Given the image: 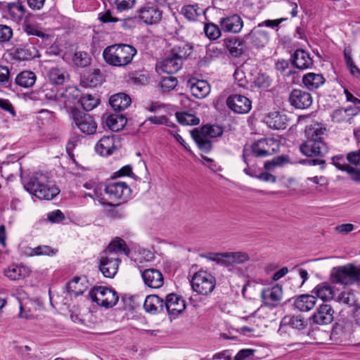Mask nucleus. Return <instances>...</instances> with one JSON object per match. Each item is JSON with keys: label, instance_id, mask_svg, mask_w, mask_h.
Masks as SVG:
<instances>
[{"label": "nucleus", "instance_id": "1", "mask_svg": "<svg viewBox=\"0 0 360 360\" xmlns=\"http://www.w3.org/2000/svg\"><path fill=\"white\" fill-rule=\"evenodd\" d=\"M123 252L126 255L129 254L124 240L117 238L112 240L103 251L100 259L99 269L106 278H113L117 272L120 259L116 256Z\"/></svg>", "mask_w": 360, "mask_h": 360}, {"label": "nucleus", "instance_id": "2", "mask_svg": "<svg viewBox=\"0 0 360 360\" xmlns=\"http://www.w3.org/2000/svg\"><path fill=\"white\" fill-rule=\"evenodd\" d=\"M24 187L39 200H52L60 192L58 188L49 181V176L41 172H36L30 176Z\"/></svg>", "mask_w": 360, "mask_h": 360}, {"label": "nucleus", "instance_id": "3", "mask_svg": "<svg viewBox=\"0 0 360 360\" xmlns=\"http://www.w3.org/2000/svg\"><path fill=\"white\" fill-rule=\"evenodd\" d=\"M136 53V49L131 45L115 44L108 46L103 50V57L109 65L122 68L131 63Z\"/></svg>", "mask_w": 360, "mask_h": 360}, {"label": "nucleus", "instance_id": "4", "mask_svg": "<svg viewBox=\"0 0 360 360\" xmlns=\"http://www.w3.org/2000/svg\"><path fill=\"white\" fill-rule=\"evenodd\" d=\"M91 300L98 305L105 308L115 306L119 300L117 293L105 286H95L89 292Z\"/></svg>", "mask_w": 360, "mask_h": 360}, {"label": "nucleus", "instance_id": "5", "mask_svg": "<svg viewBox=\"0 0 360 360\" xmlns=\"http://www.w3.org/2000/svg\"><path fill=\"white\" fill-rule=\"evenodd\" d=\"M331 276L337 283L349 285L360 280V269L352 264L333 268Z\"/></svg>", "mask_w": 360, "mask_h": 360}, {"label": "nucleus", "instance_id": "6", "mask_svg": "<svg viewBox=\"0 0 360 360\" xmlns=\"http://www.w3.org/2000/svg\"><path fill=\"white\" fill-rule=\"evenodd\" d=\"M191 283L193 290L203 295L210 294L214 290L216 283L214 277L205 271L195 273Z\"/></svg>", "mask_w": 360, "mask_h": 360}, {"label": "nucleus", "instance_id": "7", "mask_svg": "<svg viewBox=\"0 0 360 360\" xmlns=\"http://www.w3.org/2000/svg\"><path fill=\"white\" fill-rule=\"evenodd\" d=\"M72 117L77 127L84 134L90 135L96 131L97 124L89 114L77 109L72 110Z\"/></svg>", "mask_w": 360, "mask_h": 360}, {"label": "nucleus", "instance_id": "8", "mask_svg": "<svg viewBox=\"0 0 360 360\" xmlns=\"http://www.w3.org/2000/svg\"><path fill=\"white\" fill-rule=\"evenodd\" d=\"M279 150V143L273 138L261 139L252 146V151L256 157L271 155Z\"/></svg>", "mask_w": 360, "mask_h": 360}, {"label": "nucleus", "instance_id": "9", "mask_svg": "<svg viewBox=\"0 0 360 360\" xmlns=\"http://www.w3.org/2000/svg\"><path fill=\"white\" fill-rule=\"evenodd\" d=\"M261 298L264 305L277 307L283 298V288L278 284L266 286L261 292Z\"/></svg>", "mask_w": 360, "mask_h": 360}, {"label": "nucleus", "instance_id": "10", "mask_svg": "<svg viewBox=\"0 0 360 360\" xmlns=\"http://www.w3.org/2000/svg\"><path fill=\"white\" fill-rule=\"evenodd\" d=\"M80 98V92L77 88L68 86L57 97L56 105L60 110L63 108H72L73 110L75 109L74 104L76 102L79 103Z\"/></svg>", "mask_w": 360, "mask_h": 360}, {"label": "nucleus", "instance_id": "11", "mask_svg": "<svg viewBox=\"0 0 360 360\" xmlns=\"http://www.w3.org/2000/svg\"><path fill=\"white\" fill-rule=\"evenodd\" d=\"M138 18L144 23L153 25L158 23L162 18V11L157 5L153 4H146L138 11Z\"/></svg>", "mask_w": 360, "mask_h": 360}, {"label": "nucleus", "instance_id": "12", "mask_svg": "<svg viewBox=\"0 0 360 360\" xmlns=\"http://www.w3.org/2000/svg\"><path fill=\"white\" fill-rule=\"evenodd\" d=\"M227 106L239 114L248 113L252 108L251 101L242 95L232 94L226 100Z\"/></svg>", "mask_w": 360, "mask_h": 360}, {"label": "nucleus", "instance_id": "13", "mask_svg": "<svg viewBox=\"0 0 360 360\" xmlns=\"http://www.w3.org/2000/svg\"><path fill=\"white\" fill-rule=\"evenodd\" d=\"M172 316H177L186 309V301L176 293H170L166 296L164 301V309Z\"/></svg>", "mask_w": 360, "mask_h": 360}, {"label": "nucleus", "instance_id": "14", "mask_svg": "<svg viewBox=\"0 0 360 360\" xmlns=\"http://www.w3.org/2000/svg\"><path fill=\"white\" fill-rule=\"evenodd\" d=\"M105 193L112 200H126L131 194V189L125 182L115 181L105 186Z\"/></svg>", "mask_w": 360, "mask_h": 360}, {"label": "nucleus", "instance_id": "15", "mask_svg": "<svg viewBox=\"0 0 360 360\" xmlns=\"http://www.w3.org/2000/svg\"><path fill=\"white\" fill-rule=\"evenodd\" d=\"M219 23L221 30L224 32L238 34L243 27V20L238 14L221 18Z\"/></svg>", "mask_w": 360, "mask_h": 360}, {"label": "nucleus", "instance_id": "16", "mask_svg": "<svg viewBox=\"0 0 360 360\" xmlns=\"http://www.w3.org/2000/svg\"><path fill=\"white\" fill-rule=\"evenodd\" d=\"M291 105L298 109H306L311 106L312 97L311 94L300 89H293L289 96Z\"/></svg>", "mask_w": 360, "mask_h": 360}, {"label": "nucleus", "instance_id": "17", "mask_svg": "<svg viewBox=\"0 0 360 360\" xmlns=\"http://www.w3.org/2000/svg\"><path fill=\"white\" fill-rule=\"evenodd\" d=\"M300 151L306 156L323 155L328 152V146L323 141L306 140L300 146Z\"/></svg>", "mask_w": 360, "mask_h": 360}, {"label": "nucleus", "instance_id": "18", "mask_svg": "<svg viewBox=\"0 0 360 360\" xmlns=\"http://www.w3.org/2000/svg\"><path fill=\"white\" fill-rule=\"evenodd\" d=\"M144 283L151 288H160L164 284V277L162 273L155 269H147L141 272Z\"/></svg>", "mask_w": 360, "mask_h": 360}, {"label": "nucleus", "instance_id": "19", "mask_svg": "<svg viewBox=\"0 0 360 360\" xmlns=\"http://www.w3.org/2000/svg\"><path fill=\"white\" fill-rule=\"evenodd\" d=\"M244 39H250L253 46L257 48H262L269 43L270 34L267 31L261 29V27H259L257 25L248 34L245 35Z\"/></svg>", "mask_w": 360, "mask_h": 360}, {"label": "nucleus", "instance_id": "20", "mask_svg": "<svg viewBox=\"0 0 360 360\" xmlns=\"http://www.w3.org/2000/svg\"><path fill=\"white\" fill-rule=\"evenodd\" d=\"M334 310L330 304H323L319 306L313 315V321L319 325L328 324L333 320Z\"/></svg>", "mask_w": 360, "mask_h": 360}, {"label": "nucleus", "instance_id": "21", "mask_svg": "<svg viewBox=\"0 0 360 360\" xmlns=\"http://www.w3.org/2000/svg\"><path fill=\"white\" fill-rule=\"evenodd\" d=\"M264 122L271 129H281L285 128L287 118L285 115L281 114L278 111H273L265 115Z\"/></svg>", "mask_w": 360, "mask_h": 360}, {"label": "nucleus", "instance_id": "22", "mask_svg": "<svg viewBox=\"0 0 360 360\" xmlns=\"http://www.w3.org/2000/svg\"><path fill=\"white\" fill-rule=\"evenodd\" d=\"M292 65L297 69L305 70L313 65V60L309 54L303 49H297L293 54Z\"/></svg>", "mask_w": 360, "mask_h": 360}, {"label": "nucleus", "instance_id": "23", "mask_svg": "<svg viewBox=\"0 0 360 360\" xmlns=\"http://www.w3.org/2000/svg\"><path fill=\"white\" fill-rule=\"evenodd\" d=\"M37 49L32 44H26L16 47L13 52V58L18 60H29L37 56Z\"/></svg>", "mask_w": 360, "mask_h": 360}, {"label": "nucleus", "instance_id": "24", "mask_svg": "<svg viewBox=\"0 0 360 360\" xmlns=\"http://www.w3.org/2000/svg\"><path fill=\"white\" fill-rule=\"evenodd\" d=\"M115 149L114 137L110 136L102 137L95 146L96 153L102 156L112 154Z\"/></svg>", "mask_w": 360, "mask_h": 360}, {"label": "nucleus", "instance_id": "25", "mask_svg": "<svg viewBox=\"0 0 360 360\" xmlns=\"http://www.w3.org/2000/svg\"><path fill=\"white\" fill-rule=\"evenodd\" d=\"M316 300V297L312 295L303 294L295 298L294 306L300 311H309L314 307Z\"/></svg>", "mask_w": 360, "mask_h": 360}, {"label": "nucleus", "instance_id": "26", "mask_svg": "<svg viewBox=\"0 0 360 360\" xmlns=\"http://www.w3.org/2000/svg\"><path fill=\"white\" fill-rule=\"evenodd\" d=\"M224 45L233 57H239L244 52V41L236 37L224 39Z\"/></svg>", "mask_w": 360, "mask_h": 360}, {"label": "nucleus", "instance_id": "27", "mask_svg": "<svg viewBox=\"0 0 360 360\" xmlns=\"http://www.w3.org/2000/svg\"><path fill=\"white\" fill-rule=\"evenodd\" d=\"M143 308L146 312L158 314L164 311V300L158 295H148L143 303Z\"/></svg>", "mask_w": 360, "mask_h": 360}, {"label": "nucleus", "instance_id": "28", "mask_svg": "<svg viewBox=\"0 0 360 360\" xmlns=\"http://www.w3.org/2000/svg\"><path fill=\"white\" fill-rule=\"evenodd\" d=\"M250 260L248 253L243 252H225V267L231 269L236 264H241Z\"/></svg>", "mask_w": 360, "mask_h": 360}, {"label": "nucleus", "instance_id": "29", "mask_svg": "<svg viewBox=\"0 0 360 360\" xmlns=\"http://www.w3.org/2000/svg\"><path fill=\"white\" fill-rule=\"evenodd\" d=\"M131 98L124 93H117L110 96L109 103L115 111H122L131 104Z\"/></svg>", "mask_w": 360, "mask_h": 360}, {"label": "nucleus", "instance_id": "30", "mask_svg": "<svg viewBox=\"0 0 360 360\" xmlns=\"http://www.w3.org/2000/svg\"><path fill=\"white\" fill-rule=\"evenodd\" d=\"M46 77L51 84L61 85L69 79V75L61 68H51L47 73Z\"/></svg>", "mask_w": 360, "mask_h": 360}, {"label": "nucleus", "instance_id": "31", "mask_svg": "<svg viewBox=\"0 0 360 360\" xmlns=\"http://www.w3.org/2000/svg\"><path fill=\"white\" fill-rule=\"evenodd\" d=\"M182 67V62L169 53L160 65V69L167 74H174Z\"/></svg>", "mask_w": 360, "mask_h": 360}, {"label": "nucleus", "instance_id": "32", "mask_svg": "<svg viewBox=\"0 0 360 360\" xmlns=\"http://www.w3.org/2000/svg\"><path fill=\"white\" fill-rule=\"evenodd\" d=\"M30 273L27 267L14 264L8 266L4 271L5 276L13 281L24 278L28 276Z\"/></svg>", "mask_w": 360, "mask_h": 360}, {"label": "nucleus", "instance_id": "33", "mask_svg": "<svg viewBox=\"0 0 360 360\" xmlns=\"http://www.w3.org/2000/svg\"><path fill=\"white\" fill-rule=\"evenodd\" d=\"M302 82L308 89L314 90L324 84L325 78L321 74L309 72L303 77Z\"/></svg>", "mask_w": 360, "mask_h": 360}, {"label": "nucleus", "instance_id": "34", "mask_svg": "<svg viewBox=\"0 0 360 360\" xmlns=\"http://www.w3.org/2000/svg\"><path fill=\"white\" fill-rule=\"evenodd\" d=\"M107 127L112 131H120L127 124V119L120 114H111L105 121Z\"/></svg>", "mask_w": 360, "mask_h": 360}, {"label": "nucleus", "instance_id": "35", "mask_svg": "<svg viewBox=\"0 0 360 360\" xmlns=\"http://www.w3.org/2000/svg\"><path fill=\"white\" fill-rule=\"evenodd\" d=\"M281 326H289L294 329L302 330L307 326L304 319L300 315H286L281 322Z\"/></svg>", "mask_w": 360, "mask_h": 360}, {"label": "nucleus", "instance_id": "36", "mask_svg": "<svg viewBox=\"0 0 360 360\" xmlns=\"http://www.w3.org/2000/svg\"><path fill=\"white\" fill-rule=\"evenodd\" d=\"M191 91L195 98H203L209 94L210 87L206 81L198 80L191 84Z\"/></svg>", "mask_w": 360, "mask_h": 360}, {"label": "nucleus", "instance_id": "37", "mask_svg": "<svg viewBox=\"0 0 360 360\" xmlns=\"http://www.w3.org/2000/svg\"><path fill=\"white\" fill-rule=\"evenodd\" d=\"M36 75L32 71H22L15 77V83L22 87H32L36 82Z\"/></svg>", "mask_w": 360, "mask_h": 360}, {"label": "nucleus", "instance_id": "38", "mask_svg": "<svg viewBox=\"0 0 360 360\" xmlns=\"http://www.w3.org/2000/svg\"><path fill=\"white\" fill-rule=\"evenodd\" d=\"M312 292L323 301H328L333 298L334 291L332 287L328 283H323L317 285L312 290Z\"/></svg>", "mask_w": 360, "mask_h": 360}, {"label": "nucleus", "instance_id": "39", "mask_svg": "<svg viewBox=\"0 0 360 360\" xmlns=\"http://www.w3.org/2000/svg\"><path fill=\"white\" fill-rule=\"evenodd\" d=\"M324 131L325 129L318 123L309 125L305 129L306 140L323 141Z\"/></svg>", "mask_w": 360, "mask_h": 360}, {"label": "nucleus", "instance_id": "40", "mask_svg": "<svg viewBox=\"0 0 360 360\" xmlns=\"http://www.w3.org/2000/svg\"><path fill=\"white\" fill-rule=\"evenodd\" d=\"M7 11L11 18L15 21L21 20L25 13V7L19 2L8 4Z\"/></svg>", "mask_w": 360, "mask_h": 360}, {"label": "nucleus", "instance_id": "41", "mask_svg": "<svg viewBox=\"0 0 360 360\" xmlns=\"http://www.w3.org/2000/svg\"><path fill=\"white\" fill-rule=\"evenodd\" d=\"M39 97L41 100L54 101L56 103V98L58 97L56 89L51 86V84L46 83L39 90Z\"/></svg>", "mask_w": 360, "mask_h": 360}, {"label": "nucleus", "instance_id": "42", "mask_svg": "<svg viewBox=\"0 0 360 360\" xmlns=\"http://www.w3.org/2000/svg\"><path fill=\"white\" fill-rule=\"evenodd\" d=\"M191 51L192 49L190 46L183 44L179 46H174L169 53L177 59H180V61L182 62L183 59L186 58L191 53Z\"/></svg>", "mask_w": 360, "mask_h": 360}, {"label": "nucleus", "instance_id": "43", "mask_svg": "<svg viewBox=\"0 0 360 360\" xmlns=\"http://www.w3.org/2000/svg\"><path fill=\"white\" fill-rule=\"evenodd\" d=\"M79 103L86 111H90L98 104V99L91 94H83L79 99Z\"/></svg>", "mask_w": 360, "mask_h": 360}, {"label": "nucleus", "instance_id": "44", "mask_svg": "<svg viewBox=\"0 0 360 360\" xmlns=\"http://www.w3.org/2000/svg\"><path fill=\"white\" fill-rule=\"evenodd\" d=\"M182 13L184 16L189 20H195L198 18V16L204 13V11L202 8H200L198 6L196 5H187L182 8L181 10Z\"/></svg>", "mask_w": 360, "mask_h": 360}, {"label": "nucleus", "instance_id": "45", "mask_svg": "<svg viewBox=\"0 0 360 360\" xmlns=\"http://www.w3.org/2000/svg\"><path fill=\"white\" fill-rule=\"evenodd\" d=\"M176 117L178 122L184 125H197L200 122L199 118L186 112H176Z\"/></svg>", "mask_w": 360, "mask_h": 360}, {"label": "nucleus", "instance_id": "46", "mask_svg": "<svg viewBox=\"0 0 360 360\" xmlns=\"http://www.w3.org/2000/svg\"><path fill=\"white\" fill-rule=\"evenodd\" d=\"M192 135L196 141L199 148L205 152L208 153L212 149V143L211 141L206 137L203 136L202 134L198 133L195 131H193Z\"/></svg>", "mask_w": 360, "mask_h": 360}, {"label": "nucleus", "instance_id": "47", "mask_svg": "<svg viewBox=\"0 0 360 360\" xmlns=\"http://www.w3.org/2000/svg\"><path fill=\"white\" fill-rule=\"evenodd\" d=\"M221 29L214 23H207L204 26L205 35L211 40L217 39L221 34Z\"/></svg>", "mask_w": 360, "mask_h": 360}, {"label": "nucleus", "instance_id": "48", "mask_svg": "<svg viewBox=\"0 0 360 360\" xmlns=\"http://www.w3.org/2000/svg\"><path fill=\"white\" fill-rule=\"evenodd\" d=\"M252 79L255 85L259 88H267L271 85L270 78L262 72H257Z\"/></svg>", "mask_w": 360, "mask_h": 360}, {"label": "nucleus", "instance_id": "49", "mask_svg": "<svg viewBox=\"0 0 360 360\" xmlns=\"http://www.w3.org/2000/svg\"><path fill=\"white\" fill-rule=\"evenodd\" d=\"M79 278H75L68 283L67 289L70 295L78 296L83 292L82 286L79 284Z\"/></svg>", "mask_w": 360, "mask_h": 360}, {"label": "nucleus", "instance_id": "50", "mask_svg": "<svg viewBox=\"0 0 360 360\" xmlns=\"http://www.w3.org/2000/svg\"><path fill=\"white\" fill-rule=\"evenodd\" d=\"M198 133L202 134L203 136L207 137H216L221 134V130L219 127H214V126L205 125L201 128L200 131L195 130Z\"/></svg>", "mask_w": 360, "mask_h": 360}, {"label": "nucleus", "instance_id": "51", "mask_svg": "<svg viewBox=\"0 0 360 360\" xmlns=\"http://www.w3.org/2000/svg\"><path fill=\"white\" fill-rule=\"evenodd\" d=\"M74 63L80 67H86L90 64L91 58L84 51H77L75 53Z\"/></svg>", "mask_w": 360, "mask_h": 360}, {"label": "nucleus", "instance_id": "52", "mask_svg": "<svg viewBox=\"0 0 360 360\" xmlns=\"http://www.w3.org/2000/svg\"><path fill=\"white\" fill-rule=\"evenodd\" d=\"M338 300L340 302L349 306H354L356 302L354 292L351 291H345L341 292L338 296Z\"/></svg>", "mask_w": 360, "mask_h": 360}, {"label": "nucleus", "instance_id": "53", "mask_svg": "<svg viewBox=\"0 0 360 360\" xmlns=\"http://www.w3.org/2000/svg\"><path fill=\"white\" fill-rule=\"evenodd\" d=\"M177 79L172 76L165 77L160 82V87L163 91H169L174 89L177 85Z\"/></svg>", "mask_w": 360, "mask_h": 360}, {"label": "nucleus", "instance_id": "54", "mask_svg": "<svg viewBox=\"0 0 360 360\" xmlns=\"http://www.w3.org/2000/svg\"><path fill=\"white\" fill-rule=\"evenodd\" d=\"M348 111L349 109L345 108L335 110L331 115L332 120L336 122H341L349 120Z\"/></svg>", "mask_w": 360, "mask_h": 360}, {"label": "nucleus", "instance_id": "55", "mask_svg": "<svg viewBox=\"0 0 360 360\" xmlns=\"http://www.w3.org/2000/svg\"><path fill=\"white\" fill-rule=\"evenodd\" d=\"M286 159L283 156H278L274 158L272 160L266 161L264 163V168L266 172L272 171L276 167L281 166L285 162Z\"/></svg>", "mask_w": 360, "mask_h": 360}, {"label": "nucleus", "instance_id": "56", "mask_svg": "<svg viewBox=\"0 0 360 360\" xmlns=\"http://www.w3.org/2000/svg\"><path fill=\"white\" fill-rule=\"evenodd\" d=\"M136 0H115V4L119 11H127L133 8Z\"/></svg>", "mask_w": 360, "mask_h": 360}, {"label": "nucleus", "instance_id": "57", "mask_svg": "<svg viewBox=\"0 0 360 360\" xmlns=\"http://www.w3.org/2000/svg\"><path fill=\"white\" fill-rule=\"evenodd\" d=\"M23 30L27 35L37 36L41 38L48 37L47 34H44L36 26L30 24L25 25L23 27Z\"/></svg>", "mask_w": 360, "mask_h": 360}, {"label": "nucleus", "instance_id": "58", "mask_svg": "<svg viewBox=\"0 0 360 360\" xmlns=\"http://www.w3.org/2000/svg\"><path fill=\"white\" fill-rule=\"evenodd\" d=\"M13 36L12 29L4 25H0V42L8 41Z\"/></svg>", "mask_w": 360, "mask_h": 360}, {"label": "nucleus", "instance_id": "59", "mask_svg": "<svg viewBox=\"0 0 360 360\" xmlns=\"http://www.w3.org/2000/svg\"><path fill=\"white\" fill-rule=\"evenodd\" d=\"M37 255L52 256L56 255L57 250L52 248L49 245H39L35 248Z\"/></svg>", "mask_w": 360, "mask_h": 360}, {"label": "nucleus", "instance_id": "60", "mask_svg": "<svg viewBox=\"0 0 360 360\" xmlns=\"http://www.w3.org/2000/svg\"><path fill=\"white\" fill-rule=\"evenodd\" d=\"M205 257L210 261L215 262L217 264L225 266V252L209 253Z\"/></svg>", "mask_w": 360, "mask_h": 360}, {"label": "nucleus", "instance_id": "61", "mask_svg": "<svg viewBox=\"0 0 360 360\" xmlns=\"http://www.w3.org/2000/svg\"><path fill=\"white\" fill-rule=\"evenodd\" d=\"M10 79V70L7 66L0 65V84L6 85Z\"/></svg>", "mask_w": 360, "mask_h": 360}, {"label": "nucleus", "instance_id": "62", "mask_svg": "<svg viewBox=\"0 0 360 360\" xmlns=\"http://www.w3.org/2000/svg\"><path fill=\"white\" fill-rule=\"evenodd\" d=\"M333 165L340 170L345 171L346 167L349 165L345 162V158L342 155H336L332 159Z\"/></svg>", "mask_w": 360, "mask_h": 360}, {"label": "nucleus", "instance_id": "63", "mask_svg": "<svg viewBox=\"0 0 360 360\" xmlns=\"http://www.w3.org/2000/svg\"><path fill=\"white\" fill-rule=\"evenodd\" d=\"M347 160L352 165L360 166V149L349 153Z\"/></svg>", "mask_w": 360, "mask_h": 360}, {"label": "nucleus", "instance_id": "64", "mask_svg": "<svg viewBox=\"0 0 360 360\" xmlns=\"http://www.w3.org/2000/svg\"><path fill=\"white\" fill-rule=\"evenodd\" d=\"M345 172L349 175L350 178L356 182H360V169L351 165L346 167Z\"/></svg>", "mask_w": 360, "mask_h": 360}]
</instances>
